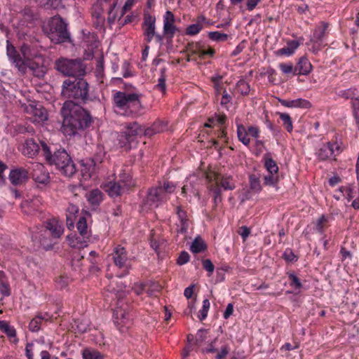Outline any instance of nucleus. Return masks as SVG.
<instances>
[{"label":"nucleus","mask_w":359,"mask_h":359,"mask_svg":"<svg viewBox=\"0 0 359 359\" xmlns=\"http://www.w3.org/2000/svg\"><path fill=\"white\" fill-rule=\"evenodd\" d=\"M67 93H71L68 96L72 100L65 102L62 107L63 121L61 130L66 136H73L90 126L92 122L90 114L81 104L88 103L92 98L88 91H62L63 95Z\"/></svg>","instance_id":"obj_1"},{"label":"nucleus","mask_w":359,"mask_h":359,"mask_svg":"<svg viewBox=\"0 0 359 359\" xmlns=\"http://www.w3.org/2000/svg\"><path fill=\"white\" fill-rule=\"evenodd\" d=\"M55 68L68 76L62 83V90H88V84L83 78L86 75V65L81 59H58Z\"/></svg>","instance_id":"obj_2"},{"label":"nucleus","mask_w":359,"mask_h":359,"mask_svg":"<svg viewBox=\"0 0 359 359\" xmlns=\"http://www.w3.org/2000/svg\"><path fill=\"white\" fill-rule=\"evenodd\" d=\"M42 155L46 162L50 165H54L62 175L70 177L76 173V165L64 148H51L48 144H43Z\"/></svg>","instance_id":"obj_3"},{"label":"nucleus","mask_w":359,"mask_h":359,"mask_svg":"<svg viewBox=\"0 0 359 359\" xmlns=\"http://www.w3.org/2000/svg\"><path fill=\"white\" fill-rule=\"evenodd\" d=\"M176 185L169 181H165L163 184L149 188L147 195L141 203V208L143 210H149L166 203L169 199V194L173 193Z\"/></svg>","instance_id":"obj_4"},{"label":"nucleus","mask_w":359,"mask_h":359,"mask_svg":"<svg viewBox=\"0 0 359 359\" xmlns=\"http://www.w3.org/2000/svg\"><path fill=\"white\" fill-rule=\"evenodd\" d=\"M207 187L213 195V203L217 206L222 201V189L233 190L235 184L231 175H222L214 170H209L205 173Z\"/></svg>","instance_id":"obj_5"},{"label":"nucleus","mask_w":359,"mask_h":359,"mask_svg":"<svg viewBox=\"0 0 359 359\" xmlns=\"http://www.w3.org/2000/svg\"><path fill=\"white\" fill-rule=\"evenodd\" d=\"M114 101L115 111L121 115L134 116L140 109L139 96L136 93L127 94L126 91H117L114 96Z\"/></svg>","instance_id":"obj_6"},{"label":"nucleus","mask_w":359,"mask_h":359,"mask_svg":"<svg viewBox=\"0 0 359 359\" xmlns=\"http://www.w3.org/2000/svg\"><path fill=\"white\" fill-rule=\"evenodd\" d=\"M67 25L60 16L51 18L43 30L51 42L55 44L62 43L69 39Z\"/></svg>","instance_id":"obj_7"},{"label":"nucleus","mask_w":359,"mask_h":359,"mask_svg":"<svg viewBox=\"0 0 359 359\" xmlns=\"http://www.w3.org/2000/svg\"><path fill=\"white\" fill-rule=\"evenodd\" d=\"M143 129L137 122L127 123L117 137L118 145L126 151L130 150L137 142Z\"/></svg>","instance_id":"obj_8"},{"label":"nucleus","mask_w":359,"mask_h":359,"mask_svg":"<svg viewBox=\"0 0 359 359\" xmlns=\"http://www.w3.org/2000/svg\"><path fill=\"white\" fill-rule=\"evenodd\" d=\"M45 228L46 230L44 231L41 229L36 232H32V240L35 245L38 246L41 245L48 250L50 246H46V241L43 232L46 233L48 230L53 238H59L64 233V226L61 222L55 218H53L47 221Z\"/></svg>","instance_id":"obj_9"},{"label":"nucleus","mask_w":359,"mask_h":359,"mask_svg":"<svg viewBox=\"0 0 359 359\" xmlns=\"http://www.w3.org/2000/svg\"><path fill=\"white\" fill-rule=\"evenodd\" d=\"M34 130L32 126H26L24 124V156L34 158L39 152L42 153L43 144H47L34 135Z\"/></svg>","instance_id":"obj_10"},{"label":"nucleus","mask_w":359,"mask_h":359,"mask_svg":"<svg viewBox=\"0 0 359 359\" xmlns=\"http://www.w3.org/2000/svg\"><path fill=\"white\" fill-rule=\"evenodd\" d=\"M24 165V180L32 178L39 184H47L50 180L49 172L46 167L40 163H29Z\"/></svg>","instance_id":"obj_11"},{"label":"nucleus","mask_w":359,"mask_h":359,"mask_svg":"<svg viewBox=\"0 0 359 359\" xmlns=\"http://www.w3.org/2000/svg\"><path fill=\"white\" fill-rule=\"evenodd\" d=\"M27 102V104H24V113L26 114V119L38 124L43 123L48 120V111L41 103L35 100H29Z\"/></svg>","instance_id":"obj_12"},{"label":"nucleus","mask_w":359,"mask_h":359,"mask_svg":"<svg viewBox=\"0 0 359 359\" xmlns=\"http://www.w3.org/2000/svg\"><path fill=\"white\" fill-rule=\"evenodd\" d=\"M113 318L114 323L121 331V329L130 326L131 316L129 305L126 304L123 299L118 300L117 306L114 310Z\"/></svg>","instance_id":"obj_13"},{"label":"nucleus","mask_w":359,"mask_h":359,"mask_svg":"<svg viewBox=\"0 0 359 359\" xmlns=\"http://www.w3.org/2000/svg\"><path fill=\"white\" fill-rule=\"evenodd\" d=\"M111 259L114 265L123 270V273L119 277H123L129 273L130 265L129 263L128 252L126 248L121 245L115 246L111 254Z\"/></svg>","instance_id":"obj_14"},{"label":"nucleus","mask_w":359,"mask_h":359,"mask_svg":"<svg viewBox=\"0 0 359 359\" xmlns=\"http://www.w3.org/2000/svg\"><path fill=\"white\" fill-rule=\"evenodd\" d=\"M341 151L339 143L336 140H332L323 144L316 151V155L320 161L335 160Z\"/></svg>","instance_id":"obj_15"},{"label":"nucleus","mask_w":359,"mask_h":359,"mask_svg":"<svg viewBox=\"0 0 359 359\" xmlns=\"http://www.w3.org/2000/svg\"><path fill=\"white\" fill-rule=\"evenodd\" d=\"M27 49V47L24 43V75L32 74L37 79L43 77L46 72V67L36 61L26 59L25 54Z\"/></svg>","instance_id":"obj_16"},{"label":"nucleus","mask_w":359,"mask_h":359,"mask_svg":"<svg viewBox=\"0 0 359 359\" xmlns=\"http://www.w3.org/2000/svg\"><path fill=\"white\" fill-rule=\"evenodd\" d=\"M144 41L149 43L154 39L156 32V18L148 13H144L142 25Z\"/></svg>","instance_id":"obj_17"},{"label":"nucleus","mask_w":359,"mask_h":359,"mask_svg":"<svg viewBox=\"0 0 359 359\" xmlns=\"http://www.w3.org/2000/svg\"><path fill=\"white\" fill-rule=\"evenodd\" d=\"M175 211L177 217L176 231L179 234L186 236L191 224V221L189 218L187 211L182 206H177Z\"/></svg>","instance_id":"obj_18"},{"label":"nucleus","mask_w":359,"mask_h":359,"mask_svg":"<svg viewBox=\"0 0 359 359\" xmlns=\"http://www.w3.org/2000/svg\"><path fill=\"white\" fill-rule=\"evenodd\" d=\"M175 18L174 14L167 11L163 15V34L168 39H172L177 31V27L175 25Z\"/></svg>","instance_id":"obj_19"},{"label":"nucleus","mask_w":359,"mask_h":359,"mask_svg":"<svg viewBox=\"0 0 359 359\" xmlns=\"http://www.w3.org/2000/svg\"><path fill=\"white\" fill-rule=\"evenodd\" d=\"M67 241L70 247L81 249L88 245L90 238L79 233H72L67 236Z\"/></svg>","instance_id":"obj_20"},{"label":"nucleus","mask_w":359,"mask_h":359,"mask_svg":"<svg viewBox=\"0 0 359 359\" xmlns=\"http://www.w3.org/2000/svg\"><path fill=\"white\" fill-rule=\"evenodd\" d=\"M303 39L299 40H287V46L280 48L275 51L276 56H291L302 43Z\"/></svg>","instance_id":"obj_21"},{"label":"nucleus","mask_w":359,"mask_h":359,"mask_svg":"<svg viewBox=\"0 0 359 359\" xmlns=\"http://www.w3.org/2000/svg\"><path fill=\"white\" fill-rule=\"evenodd\" d=\"M103 187L105 191L108 193L109 196L113 198L121 196L128 191L118 181H110L106 183Z\"/></svg>","instance_id":"obj_22"},{"label":"nucleus","mask_w":359,"mask_h":359,"mask_svg":"<svg viewBox=\"0 0 359 359\" xmlns=\"http://www.w3.org/2000/svg\"><path fill=\"white\" fill-rule=\"evenodd\" d=\"M7 55L9 60L18 68L19 71L21 70L22 67V60L20 55L17 52L15 48L12 43L7 41Z\"/></svg>","instance_id":"obj_23"},{"label":"nucleus","mask_w":359,"mask_h":359,"mask_svg":"<svg viewBox=\"0 0 359 359\" xmlns=\"http://www.w3.org/2000/svg\"><path fill=\"white\" fill-rule=\"evenodd\" d=\"M279 101L281 105L290 108L309 109L311 107V104L309 101L302 98L296 100H280Z\"/></svg>","instance_id":"obj_24"},{"label":"nucleus","mask_w":359,"mask_h":359,"mask_svg":"<svg viewBox=\"0 0 359 359\" xmlns=\"http://www.w3.org/2000/svg\"><path fill=\"white\" fill-rule=\"evenodd\" d=\"M82 176L86 180L90 178L95 172L97 167L93 160L87 158L82 160L81 163Z\"/></svg>","instance_id":"obj_25"},{"label":"nucleus","mask_w":359,"mask_h":359,"mask_svg":"<svg viewBox=\"0 0 359 359\" xmlns=\"http://www.w3.org/2000/svg\"><path fill=\"white\" fill-rule=\"evenodd\" d=\"M295 69L297 74L308 75L313 69V66L309 59L305 57H301L295 65Z\"/></svg>","instance_id":"obj_26"},{"label":"nucleus","mask_w":359,"mask_h":359,"mask_svg":"<svg viewBox=\"0 0 359 359\" xmlns=\"http://www.w3.org/2000/svg\"><path fill=\"white\" fill-rule=\"evenodd\" d=\"M117 181L122 184V185L128 190L135 186V182H133L130 172L128 168H123L120 170Z\"/></svg>","instance_id":"obj_27"},{"label":"nucleus","mask_w":359,"mask_h":359,"mask_svg":"<svg viewBox=\"0 0 359 359\" xmlns=\"http://www.w3.org/2000/svg\"><path fill=\"white\" fill-rule=\"evenodd\" d=\"M0 330L9 338L11 342L18 343L19 339L16 336V330L14 327L9 325L5 320H0Z\"/></svg>","instance_id":"obj_28"},{"label":"nucleus","mask_w":359,"mask_h":359,"mask_svg":"<svg viewBox=\"0 0 359 359\" xmlns=\"http://www.w3.org/2000/svg\"><path fill=\"white\" fill-rule=\"evenodd\" d=\"M104 194L98 189H95L86 194V198L89 203L93 206H97L103 200Z\"/></svg>","instance_id":"obj_29"},{"label":"nucleus","mask_w":359,"mask_h":359,"mask_svg":"<svg viewBox=\"0 0 359 359\" xmlns=\"http://www.w3.org/2000/svg\"><path fill=\"white\" fill-rule=\"evenodd\" d=\"M79 212V208L74 204H69L66 209L67 226L69 229L74 226V221Z\"/></svg>","instance_id":"obj_30"},{"label":"nucleus","mask_w":359,"mask_h":359,"mask_svg":"<svg viewBox=\"0 0 359 359\" xmlns=\"http://www.w3.org/2000/svg\"><path fill=\"white\" fill-rule=\"evenodd\" d=\"M264 168L266 169L269 173L278 174V166L276 162L270 157L269 154H265L263 157Z\"/></svg>","instance_id":"obj_31"},{"label":"nucleus","mask_w":359,"mask_h":359,"mask_svg":"<svg viewBox=\"0 0 359 359\" xmlns=\"http://www.w3.org/2000/svg\"><path fill=\"white\" fill-rule=\"evenodd\" d=\"M328 24L321 22L320 25L313 32L312 41L314 42L321 41L325 36Z\"/></svg>","instance_id":"obj_32"},{"label":"nucleus","mask_w":359,"mask_h":359,"mask_svg":"<svg viewBox=\"0 0 359 359\" xmlns=\"http://www.w3.org/2000/svg\"><path fill=\"white\" fill-rule=\"evenodd\" d=\"M166 128L167 123L163 121L158 120L155 121L149 128L145 130V134L147 135H152L154 133H161L165 130Z\"/></svg>","instance_id":"obj_33"},{"label":"nucleus","mask_w":359,"mask_h":359,"mask_svg":"<svg viewBox=\"0 0 359 359\" xmlns=\"http://www.w3.org/2000/svg\"><path fill=\"white\" fill-rule=\"evenodd\" d=\"M290 286L294 290L300 292L303 288V284L301 279L292 271L287 273Z\"/></svg>","instance_id":"obj_34"},{"label":"nucleus","mask_w":359,"mask_h":359,"mask_svg":"<svg viewBox=\"0 0 359 359\" xmlns=\"http://www.w3.org/2000/svg\"><path fill=\"white\" fill-rule=\"evenodd\" d=\"M278 67L283 75L287 76L297 75L295 66L291 62H280L278 64Z\"/></svg>","instance_id":"obj_35"},{"label":"nucleus","mask_w":359,"mask_h":359,"mask_svg":"<svg viewBox=\"0 0 359 359\" xmlns=\"http://www.w3.org/2000/svg\"><path fill=\"white\" fill-rule=\"evenodd\" d=\"M237 135L239 141L244 145L248 146L250 143V139L248 137L247 128L242 124L237 125Z\"/></svg>","instance_id":"obj_36"},{"label":"nucleus","mask_w":359,"mask_h":359,"mask_svg":"<svg viewBox=\"0 0 359 359\" xmlns=\"http://www.w3.org/2000/svg\"><path fill=\"white\" fill-rule=\"evenodd\" d=\"M76 229L79 234L86 236L90 238V231L88 229L86 219L85 217H81L77 222Z\"/></svg>","instance_id":"obj_37"},{"label":"nucleus","mask_w":359,"mask_h":359,"mask_svg":"<svg viewBox=\"0 0 359 359\" xmlns=\"http://www.w3.org/2000/svg\"><path fill=\"white\" fill-rule=\"evenodd\" d=\"M24 24L27 22V26L33 27L35 25V22L37 18L33 10L29 8H24Z\"/></svg>","instance_id":"obj_38"},{"label":"nucleus","mask_w":359,"mask_h":359,"mask_svg":"<svg viewBox=\"0 0 359 359\" xmlns=\"http://www.w3.org/2000/svg\"><path fill=\"white\" fill-rule=\"evenodd\" d=\"M83 359H103L104 355L93 348H86L82 351Z\"/></svg>","instance_id":"obj_39"},{"label":"nucleus","mask_w":359,"mask_h":359,"mask_svg":"<svg viewBox=\"0 0 359 359\" xmlns=\"http://www.w3.org/2000/svg\"><path fill=\"white\" fill-rule=\"evenodd\" d=\"M147 294L149 296H156L162 290L161 285L157 281L149 280L146 282Z\"/></svg>","instance_id":"obj_40"},{"label":"nucleus","mask_w":359,"mask_h":359,"mask_svg":"<svg viewBox=\"0 0 359 359\" xmlns=\"http://www.w3.org/2000/svg\"><path fill=\"white\" fill-rule=\"evenodd\" d=\"M249 184L250 189L256 193L261 191L262 187L260 182V177L257 174H251L249 176Z\"/></svg>","instance_id":"obj_41"},{"label":"nucleus","mask_w":359,"mask_h":359,"mask_svg":"<svg viewBox=\"0 0 359 359\" xmlns=\"http://www.w3.org/2000/svg\"><path fill=\"white\" fill-rule=\"evenodd\" d=\"M215 54L214 48L209 46H205L200 42L199 58L201 60L212 57Z\"/></svg>","instance_id":"obj_42"},{"label":"nucleus","mask_w":359,"mask_h":359,"mask_svg":"<svg viewBox=\"0 0 359 359\" xmlns=\"http://www.w3.org/2000/svg\"><path fill=\"white\" fill-rule=\"evenodd\" d=\"M207 248L204 241L201 238H196L193 241L190 250L193 253H200Z\"/></svg>","instance_id":"obj_43"},{"label":"nucleus","mask_w":359,"mask_h":359,"mask_svg":"<svg viewBox=\"0 0 359 359\" xmlns=\"http://www.w3.org/2000/svg\"><path fill=\"white\" fill-rule=\"evenodd\" d=\"M278 115H279L280 118L283 121V125L285 127V130L288 133H292L293 130L292 121L291 117L288 114L278 112Z\"/></svg>","instance_id":"obj_44"},{"label":"nucleus","mask_w":359,"mask_h":359,"mask_svg":"<svg viewBox=\"0 0 359 359\" xmlns=\"http://www.w3.org/2000/svg\"><path fill=\"white\" fill-rule=\"evenodd\" d=\"M329 222L328 217L323 215L316 222V229L318 233L323 234L326 228L327 227V223Z\"/></svg>","instance_id":"obj_45"},{"label":"nucleus","mask_w":359,"mask_h":359,"mask_svg":"<svg viewBox=\"0 0 359 359\" xmlns=\"http://www.w3.org/2000/svg\"><path fill=\"white\" fill-rule=\"evenodd\" d=\"M45 317L42 315H38L34 318L29 324V329L32 332H37L39 330L41 325Z\"/></svg>","instance_id":"obj_46"},{"label":"nucleus","mask_w":359,"mask_h":359,"mask_svg":"<svg viewBox=\"0 0 359 359\" xmlns=\"http://www.w3.org/2000/svg\"><path fill=\"white\" fill-rule=\"evenodd\" d=\"M215 97L217 100L220 99V104L226 109H228L227 104L231 100V96L230 95L226 93V91H223V93H222L221 91H217Z\"/></svg>","instance_id":"obj_47"},{"label":"nucleus","mask_w":359,"mask_h":359,"mask_svg":"<svg viewBox=\"0 0 359 359\" xmlns=\"http://www.w3.org/2000/svg\"><path fill=\"white\" fill-rule=\"evenodd\" d=\"M22 175V170L21 168L17 170H12L9 174V180L12 184L17 185L20 184Z\"/></svg>","instance_id":"obj_48"},{"label":"nucleus","mask_w":359,"mask_h":359,"mask_svg":"<svg viewBox=\"0 0 359 359\" xmlns=\"http://www.w3.org/2000/svg\"><path fill=\"white\" fill-rule=\"evenodd\" d=\"M210 39L217 42H224L229 39V35L219 32H210L208 34Z\"/></svg>","instance_id":"obj_49"},{"label":"nucleus","mask_w":359,"mask_h":359,"mask_svg":"<svg viewBox=\"0 0 359 359\" xmlns=\"http://www.w3.org/2000/svg\"><path fill=\"white\" fill-rule=\"evenodd\" d=\"M210 307V303L209 299H205L203 301L202 309L198 312V318L201 321L205 320L207 318L209 309Z\"/></svg>","instance_id":"obj_50"},{"label":"nucleus","mask_w":359,"mask_h":359,"mask_svg":"<svg viewBox=\"0 0 359 359\" xmlns=\"http://www.w3.org/2000/svg\"><path fill=\"white\" fill-rule=\"evenodd\" d=\"M263 180L264 185L274 187L277 185L279 177L278 174L269 173L264 177Z\"/></svg>","instance_id":"obj_51"},{"label":"nucleus","mask_w":359,"mask_h":359,"mask_svg":"<svg viewBox=\"0 0 359 359\" xmlns=\"http://www.w3.org/2000/svg\"><path fill=\"white\" fill-rule=\"evenodd\" d=\"M199 48H200V42H191L188 43L186 46V50L189 52V55H191L192 57H196L198 55L199 57Z\"/></svg>","instance_id":"obj_52"},{"label":"nucleus","mask_w":359,"mask_h":359,"mask_svg":"<svg viewBox=\"0 0 359 359\" xmlns=\"http://www.w3.org/2000/svg\"><path fill=\"white\" fill-rule=\"evenodd\" d=\"M203 28V25L201 24H192L189 25L186 29V34L189 36H195L198 34Z\"/></svg>","instance_id":"obj_53"},{"label":"nucleus","mask_w":359,"mask_h":359,"mask_svg":"<svg viewBox=\"0 0 359 359\" xmlns=\"http://www.w3.org/2000/svg\"><path fill=\"white\" fill-rule=\"evenodd\" d=\"M283 258L287 262L290 263L296 262L298 260V257L293 252L290 248H286L283 254Z\"/></svg>","instance_id":"obj_54"},{"label":"nucleus","mask_w":359,"mask_h":359,"mask_svg":"<svg viewBox=\"0 0 359 359\" xmlns=\"http://www.w3.org/2000/svg\"><path fill=\"white\" fill-rule=\"evenodd\" d=\"M105 155V152L102 149H99V151H97L94 156L90 159L93 160L95 163V165L97 167V168H99L100 165L104 161Z\"/></svg>","instance_id":"obj_55"},{"label":"nucleus","mask_w":359,"mask_h":359,"mask_svg":"<svg viewBox=\"0 0 359 359\" xmlns=\"http://www.w3.org/2000/svg\"><path fill=\"white\" fill-rule=\"evenodd\" d=\"M133 292L137 295H140L144 292H147V285H146V283H135L133 287Z\"/></svg>","instance_id":"obj_56"},{"label":"nucleus","mask_w":359,"mask_h":359,"mask_svg":"<svg viewBox=\"0 0 359 359\" xmlns=\"http://www.w3.org/2000/svg\"><path fill=\"white\" fill-rule=\"evenodd\" d=\"M190 256L189 254L186 251H182L177 260V264L180 266L184 265L189 262Z\"/></svg>","instance_id":"obj_57"},{"label":"nucleus","mask_w":359,"mask_h":359,"mask_svg":"<svg viewBox=\"0 0 359 359\" xmlns=\"http://www.w3.org/2000/svg\"><path fill=\"white\" fill-rule=\"evenodd\" d=\"M202 265L203 268L209 273V276L212 274L215 270V266L210 259H203L202 261Z\"/></svg>","instance_id":"obj_58"},{"label":"nucleus","mask_w":359,"mask_h":359,"mask_svg":"<svg viewBox=\"0 0 359 359\" xmlns=\"http://www.w3.org/2000/svg\"><path fill=\"white\" fill-rule=\"evenodd\" d=\"M56 283L60 288H65L69 283V278L67 276H60L56 279Z\"/></svg>","instance_id":"obj_59"},{"label":"nucleus","mask_w":359,"mask_h":359,"mask_svg":"<svg viewBox=\"0 0 359 359\" xmlns=\"http://www.w3.org/2000/svg\"><path fill=\"white\" fill-rule=\"evenodd\" d=\"M10 295V289L7 284L4 282L0 283V301H1L4 297Z\"/></svg>","instance_id":"obj_60"},{"label":"nucleus","mask_w":359,"mask_h":359,"mask_svg":"<svg viewBox=\"0 0 359 359\" xmlns=\"http://www.w3.org/2000/svg\"><path fill=\"white\" fill-rule=\"evenodd\" d=\"M248 135L252 137L257 138L259 136L260 130L258 127L254 126H250L247 128Z\"/></svg>","instance_id":"obj_61"},{"label":"nucleus","mask_w":359,"mask_h":359,"mask_svg":"<svg viewBox=\"0 0 359 359\" xmlns=\"http://www.w3.org/2000/svg\"><path fill=\"white\" fill-rule=\"evenodd\" d=\"M250 229L246 226H242L241 227H240L238 231V233L243 241H245L248 238V237L250 234Z\"/></svg>","instance_id":"obj_62"},{"label":"nucleus","mask_w":359,"mask_h":359,"mask_svg":"<svg viewBox=\"0 0 359 359\" xmlns=\"http://www.w3.org/2000/svg\"><path fill=\"white\" fill-rule=\"evenodd\" d=\"M34 347L33 344L28 343L25 348V355L27 359H34Z\"/></svg>","instance_id":"obj_63"},{"label":"nucleus","mask_w":359,"mask_h":359,"mask_svg":"<svg viewBox=\"0 0 359 359\" xmlns=\"http://www.w3.org/2000/svg\"><path fill=\"white\" fill-rule=\"evenodd\" d=\"M229 352V348L227 346L222 347L221 351L215 356V359H225Z\"/></svg>","instance_id":"obj_64"}]
</instances>
